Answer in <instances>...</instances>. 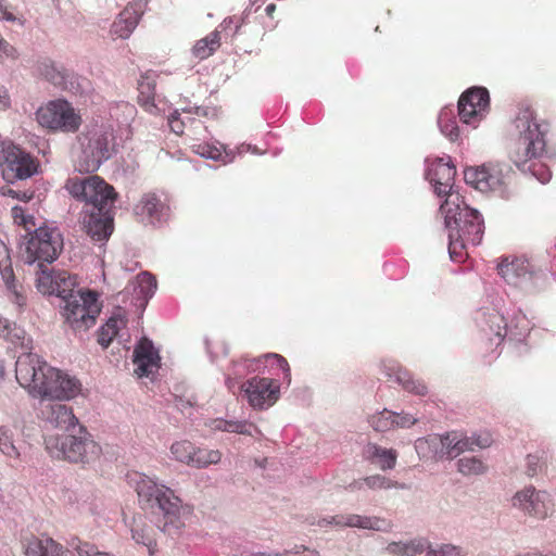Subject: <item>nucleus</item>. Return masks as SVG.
<instances>
[{
	"label": "nucleus",
	"mask_w": 556,
	"mask_h": 556,
	"mask_svg": "<svg viewBox=\"0 0 556 556\" xmlns=\"http://www.w3.org/2000/svg\"><path fill=\"white\" fill-rule=\"evenodd\" d=\"M99 553L98 548L89 542H84L77 552L78 556H98Z\"/></svg>",
	"instance_id": "5fc2aeb1"
},
{
	"label": "nucleus",
	"mask_w": 556,
	"mask_h": 556,
	"mask_svg": "<svg viewBox=\"0 0 556 556\" xmlns=\"http://www.w3.org/2000/svg\"><path fill=\"white\" fill-rule=\"evenodd\" d=\"M545 465V459L539 455L529 454L527 457V470L526 473L529 477H534L539 472L542 471L543 466Z\"/></svg>",
	"instance_id": "09e8293b"
},
{
	"label": "nucleus",
	"mask_w": 556,
	"mask_h": 556,
	"mask_svg": "<svg viewBox=\"0 0 556 556\" xmlns=\"http://www.w3.org/2000/svg\"><path fill=\"white\" fill-rule=\"evenodd\" d=\"M396 456L394 450H384V469H391L395 466Z\"/></svg>",
	"instance_id": "6e6d98bb"
},
{
	"label": "nucleus",
	"mask_w": 556,
	"mask_h": 556,
	"mask_svg": "<svg viewBox=\"0 0 556 556\" xmlns=\"http://www.w3.org/2000/svg\"><path fill=\"white\" fill-rule=\"evenodd\" d=\"M387 381L399 383L405 391L424 396L428 392L427 386L419 379H414L409 371L401 366H388L384 370Z\"/></svg>",
	"instance_id": "5701e85b"
},
{
	"label": "nucleus",
	"mask_w": 556,
	"mask_h": 556,
	"mask_svg": "<svg viewBox=\"0 0 556 556\" xmlns=\"http://www.w3.org/2000/svg\"><path fill=\"white\" fill-rule=\"evenodd\" d=\"M469 243L466 241V239H463L462 237L457 236L455 237L454 233H450V244H448V251L451 258L457 262H462L465 256H467V245Z\"/></svg>",
	"instance_id": "a18cd8bd"
},
{
	"label": "nucleus",
	"mask_w": 556,
	"mask_h": 556,
	"mask_svg": "<svg viewBox=\"0 0 556 556\" xmlns=\"http://www.w3.org/2000/svg\"><path fill=\"white\" fill-rule=\"evenodd\" d=\"M438 125L441 132L451 141H456L459 138V127L452 109L444 108L441 110L438 117Z\"/></svg>",
	"instance_id": "473e14b6"
},
{
	"label": "nucleus",
	"mask_w": 556,
	"mask_h": 556,
	"mask_svg": "<svg viewBox=\"0 0 556 556\" xmlns=\"http://www.w3.org/2000/svg\"><path fill=\"white\" fill-rule=\"evenodd\" d=\"M98 556H113V555L108 554V553L100 552V553L98 554Z\"/></svg>",
	"instance_id": "774afa93"
},
{
	"label": "nucleus",
	"mask_w": 556,
	"mask_h": 556,
	"mask_svg": "<svg viewBox=\"0 0 556 556\" xmlns=\"http://www.w3.org/2000/svg\"><path fill=\"white\" fill-rule=\"evenodd\" d=\"M8 194L15 197V198H20V192L12 190V189L8 190Z\"/></svg>",
	"instance_id": "338daca9"
},
{
	"label": "nucleus",
	"mask_w": 556,
	"mask_h": 556,
	"mask_svg": "<svg viewBox=\"0 0 556 556\" xmlns=\"http://www.w3.org/2000/svg\"><path fill=\"white\" fill-rule=\"evenodd\" d=\"M100 311L96 292L77 290L76 295L64 302L62 314L74 330H86L94 325Z\"/></svg>",
	"instance_id": "1a4fd4ad"
},
{
	"label": "nucleus",
	"mask_w": 556,
	"mask_h": 556,
	"mask_svg": "<svg viewBox=\"0 0 556 556\" xmlns=\"http://www.w3.org/2000/svg\"><path fill=\"white\" fill-rule=\"evenodd\" d=\"M426 556H464L463 551L454 545L445 544L439 549H430Z\"/></svg>",
	"instance_id": "8fccbe9b"
},
{
	"label": "nucleus",
	"mask_w": 556,
	"mask_h": 556,
	"mask_svg": "<svg viewBox=\"0 0 556 556\" xmlns=\"http://www.w3.org/2000/svg\"><path fill=\"white\" fill-rule=\"evenodd\" d=\"M485 327L482 328L488 339L498 345L506 336V321L498 312H491L484 316Z\"/></svg>",
	"instance_id": "cd10ccee"
},
{
	"label": "nucleus",
	"mask_w": 556,
	"mask_h": 556,
	"mask_svg": "<svg viewBox=\"0 0 556 556\" xmlns=\"http://www.w3.org/2000/svg\"><path fill=\"white\" fill-rule=\"evenodd\" d=\"M379 447L376 446V445H369L368 448H367V454L368 455H372L375 457H380V454H379Z\"/></svg>",
	"instance_id": "052dcab7"
},
{
	"label": "nucleus",
	"mask_w": 556,
	"mask_h": 556,
	"mask_svg": "<svg viewBox=\"0 0 556 556\" xmlns=\"http://www.w3.org/2000/svg\"><path fill=\"white\" fill-rule=\"evenodd\" d=\"M0 452L10 458L20 457V451L13 442V432L7 426H0Z\"/></svg>",
	"instance_id": "58836bf2"
},
{
	"label": "nucleus",
	"mask_w": 556,
	"mask_h": 556,
	"mask_svg": "<svg viewBox=\"0 0 556 556\" xmlns=\"http://www.w3.org/2000/svg\"><path fill=\"white\" fill-rule=\"evenodd\" d=\"M63 249V238L55 228L39 227L25 243L23 257L25 263H52Z\"/></svg>",
	"instance_id": "6e6552de"
},
{
	"label": "nucleus",
	"mask_w": 556,
	"mask_h": 556,
	"mask_svg": "<svg viewBox=\"0 0 556 556\" xmlns=\"http://www.w3.org/2000/svg\"><path fill=\"white\" fill-rule=\"evenodd\" d=\"M222 454L219 451L197 448L193 446V453L189 466L197 468L206 467L211 464H217L220 462Z\"/></svg>",
	"instance_id": "f704fd0d"
},
{
	"label": "nucleus",
	"mask_w": 556,
	"mask_h": 556,
	"mask_svg": "<svg viewBox=\"0 0 556 556\" xmlns=\"http://www.w3.org/2000/svg\"><path fill=\"white\" fill-rule=\"evenodd\" d=\"M15 376L23 388L42 400H71L80 392V382L76 378L47 365L33 353L18 356Z\"/></svg>",
	"instance_id": "f257e3e1"
},
{
	"label": "nucleus",
	"mask_w": 556,
	"mask_h": 556,
	"mask_svg": "<svg viewBox=\"0 0 556 556\" xmlns=\"http://www.w3.org/2000/svg\"><path fill=\"white\" fill-rule=\"evenodd\" d=\"M137 493L139 497H146L151 503L154 515H163L164 522H156V527L162 532L173 534L178 530L181 501L169 488L157 484L152 479L143 478L137 484Z\"/></svg>",
	"instance_id": "39448f33"
},
{
	"label": "nucleus",
	"mask_w": 556,
	"mask_h": 556,
	"mask_svg": "<svg viewBox=\"0 0 556 556\" xmlns=\"http://www.w3.org/2000/svg\"><path fill=\"white\" fill-rule=\"evenodd\" d=\"M250 405L254 408L271 406L279 394V387L274 386L273 379L254 377L241 386Z\"/></svg>",
	"instance_id": "dca6fc26"
},
{
	"label": "nucleus",
	"mask_w": 556,
	"mask_h": 556,
	"mask_svg": "<svg viewBox=\"0 0 556 556\" xmlns=\"http://www.w3.org/2000/svg\"><path fill=\"white\" fill-rule=\"evenodd\" d=\"M445 224L455 225L456 235L466 239L472 247L478 245L483 237L484 225L480 213L469 207L459 193H452L440 206Z\"/></svg>",
	"instance_id": "423d86ee"
},
{
	"label": "nucleus",
	"mask_w": 556,
	"mask_h": 556,
	"mask_svg": "<svg viewBox=\"0 0 556 556\" xmlns=\"http://www.w3.org/2000/svg\"><path fill=\"white\" fill-rule=\"evenodd\" d=\"M41 415L50 426L65 431L75 429L78 424L72 408L62 403H42Z\"/></svg>",
	"instance_id": "6ab92c4d"
},
{
	"label": "nucleus",
	"mask_w": 556,
	"mask_h": 556,
	"mask_svg": "<svg viewBox=\"0 0 556 556\" xmlns=\"http://www.w3.org/2000/svg\"><path fill=\"white\" fill-rule=\"evenodd\" d=\"M126 324L125 319L119 315H114L103 325L98 333V342L103 348H108L113 341L119 329Z\"/></svg>",
	"instance_id": "72a5a7b5"
},
{
	"label": "nucleus",
	"mask_w": 556,
	"mask_h": 556,
	"mask_svg": "<svg viewBox=\"0 0 556 556\" xmlns=\"http://www.w3.org/2000/svg\"><path fill=\"white\" fill-rule=\"evenodd\" d=\"M220 46V36L218 31H213L205 38L195 42L192 48V54L199 60L211 56Z\"/></svg>",
	"instance_id": "7c9ffc66"
},
{
	"label": "nucleus",
	"mask_w": 556,
	"mask_h": 556,
	"mask_svg": "<svg viewBox=\"0 0 556 556\" xmlns=\"http://www.w3.org/2000/svg\"><path fill=\"white\" fill-rule=\"evenodd\" d=\"M519 132L515 148L510 152V159L521 170H529L539 181H549L552 173L540 159L545 152V136L548 124L538 123L533 109L529 104H521L514 121Z\"/></svg>",
	"instance_id": "f03ea898"
},
{
	"label": "nucleus",
	"mask_w": 556,
	"mask_h": 556,
	"mask_svg": "<svg viewBox=\"0 0 556 556\" xmlns=\"http://www.w3.org/2000/svg\"><path fill=\"white\" fill-rule=\"evenodd\" d=\"M364 486H366L368 489H380L382 486V479L378 475L370 476V477L364 478L362 480L352 482L349 485V489L351 491H356V490L364 489Z\"/></svg>",
	"instance_id": "de8ad7c7"
},
{
	"label": "nucleus",
	"mask_w": 556,
	"mask_h": 556,
	"mask_svg": "<svg viewBox=\"0 0 556 556\" xmlns=\"http://www.w3.org/2000/svg\"><path fill=\"white\" fill-rule=\"evenodd\" d=\"M497 269L505 281L515 286L530 274L529 262L522 257H506L498 264Z\"/></svg>",
	"instance_id": "b1692460"
},
{
	"label": "nucleus",
	"mask_w": 556,
	"mask_h": 556,
	"mask_svg": "<svg viewBox=\"0 0 556 556\" xmlns=\"http://www.w3.org/2000/svg\"><path fill=\"white\" fill-rule=\"evenodd\" d=\"M160 356L154 350L153 343L142 339L134 351L135 371L139 377H147L159 368Z\"/></svg>",
	"instance_id": "4be33fe9"
},
{
	"label": "nucleus",
	"mask_w": 556,
	"mask_h": 556,
	"mask_svg": "<svg viewBox=\"0 0 556 556\" xmlns=\"http://www.w3.org/2000/svg\"><path fill=\"white\" fill-rule=\"evenodd\" d=\"M54 285V294L61 298L64 302L68 298L76 295L75 288L77 286L76 277L67 271H58Z\"/></svg>",
	"instance_id": "2f4dec72"
},
{
	"label": "nucleus",
	"mask_w": 556,
	"mask_h": 556,
	"mask_svg": "<svg viewBox=\"0 0 556 556\" xmlns=\"http://www.w3.org/2000/svg\"><path fill=\"white\" fill-rule=\"evenodd\" d=\"M0 336L13 343L21 342V344H23L22 340H24L25 332L15 324H12L0 316Z\"/></svg>",
	"instance_id": "79ce46f5"
},
{
	"label": "nucleus",
	"mask_w": 556,
	"mask_h": 556,
	"mask_svg": "<svg viewBox=\"0 0 556 556\" xmlns=\"http://www.w3.org/2000/svg\"><path fill=\"white\" fill-rule=\"evenodd\" d=\"M417 419L409 414H397L384 408V428H409L416 424Z\"/></svg>",
	"instance_id": "4c0bfd02"
},
{
	"label": "nucleus",
	"mask_w": 556,
	"mask_h": 556,
	"mask_svg": "<svg viewBox=\"0 0 556 556\" xmlns=\"http://www.w3.org/2000/svg\"><path fill=\"white\" fill-rule=\"evenodd\" d=\"M36 118L42 127L53 131L75 132L81 124L80 115L65 100L50 101L40 106Z\"/></svg>",
	"instance_id": "9d476101"
},
{
	"label": "nucleus",
	"mask_w": 556,
	"mask_h": 556,
	"mask_svg": "<svg viewBox=\"0 0 556 556\" xmlns=\"http://www.w3.org/2000/svg\"><path fill=\"white\" fill-rule=\"evenodd\" d=\"M37 73L56 87L62 89L68 88V74L62 66H58L55 62L49 59H42L38 61Z\"/></svg>",
	"instance_id": "a878e982"
},
{
	"label": "nucleus",
	"mask_w": 556,
	"mask_h": 556,
	"mask_svg": "<svg viewBox=\"0 0 556 556\" xmlns=\"http://www.w3.org/2000/svg\"><path fill=\"white\" fill-rule=\"evenodd\" d=\"M168 124L170 129L177 134L180 135L184 132V122L179 118V113L175 112L168 117Z\"/></svg>",
	"instance_id": "864d4df0"
},
{
	"label": "nucleus",
	"mask_w": 556,
	"mask_h": 556,
	"mask_svg": "<svg viewBox=\"0 0 556 556\" xmlns=\"http://www.w3.org/2000/svg\"><path fill=\"white\" fill-rule=\"evenodd\" d=\"M139 104L146 112L152 115H159L161 110L154 100V86L150 81L140 84Z\"/></svg>",
	"instance_id": "e433bc0d"
},
{
	"label": "nucleus",
	"mask_w": 556,
	"mask_h": 556,
	"mask_svg": "<svg viewBox=\"0 0 556 556\" xmlns=\"http://www.w3.org/2000/svg\"><path fill=\"white\" fill-rule=\"evenodd\" d=\"M195 152L204 159L218 160L222 155L217 148L208 144H199L195 147Z\"/></svg>",
	"instance_id": "603ef678"
},
{
	"label": "nucleus",
	"mask_w": 556,
	"mask_h": 556,
	"mask_svg": "<svg viewBox=\"0 0 556 556\" xmlns=\"http://www.w3.org/2000/svg\"><path fill=\"white\" fill-rule=\"evenodd\" d=\"M304 556H320L317 551L308 549L306 551V554Z\"/></svg>",
	"instance_id": "69168bd1"
},
{
	"label": "nucleus",
	"mask_w": 556,
	"mask_h": 556,
	"mask_svg": "<svg viewBox=\"0 0 556 556\" xmlns=\"http://www.w3.org/2000/svg\"><path fill=\"white\" fill-rule=\"evenodd\" d=\"M136 214L154 224L161 222L165 215V206L161 200L152 193L144 194L139 204L136 205Z\"/></svg>",
	"instance_id": "393cba45"
},
{
	"label": "nucleus",
	"mask_w": 556,
	"mask_h": 556,
	"mask_svg": "<svg viewBox=\"0 0 556 556\" xmlns=\"http://www.w3.org/2000/svg\"><path fill=\"white\" fill-rule=\"evenodd\" d=\"M0 274L8 290L10 301L23 309L26 305V295L22 286L15 281L13 268L7 247L0 241Z\"/></svg>",
	"instance_id": "a211bd4d"
},
{
	"label": "nucleus",
	"mask_w": 556,
	"mask_h": 556,
	"mask_svg": "<svg viewBox=\"0 0 556 556\" xmlns=\"http://www.w3.org/2000/svg\"><path fill=\"white\" fill-rule=\"evenodd\" d=\"M33 197V194H28L27 192H20V198L21 200L27 202L28 200H30Z\"/></svg>",
	"instance_id": "e2e57ef3"
},
{
	"label": "nucleus",
	"mask_w": 556,
	"mask_h": 556,
	"mask_svg": "<svg viewBox=\"0 0 556 556\" xmlns=\"http://www.w3.org/2000/svg\"><path fill=\"white\" fill-rule=\"evenodd\" d=\"M132 539L148 547L149 553L152 555L155 551V539L153 536V529L147 525L142 516H135L130 527Z\"/></svg>",
	"instance_id": "c85d7f7f"
},
{
	"label": "nucleus",
	"mask_w": 556,
	"mask_h": 556,
	"mask_svg": "<svg viewBox=\"0 0 556 556\" xmlns=\"http://www.w3.org/2000/svg\"><path fill=\"white\" fill-rule=\"evenodd\" d=\"M146 5V0H135L128 4L113 23L112 33L119 38H128L142 16Z\"/></svg>",
	"instance_id": "aec40b11"
},
{
	"label": "nucleus",
	"mask_w": 556,
	"mask_h": 556,
	"mask_svg": "<svg viewBox=\"0 0 556 556\" xmlns=\"http://www.w3.org/2000/svg\"><path fill=\"white\" fill-rule=\"evenodd\" d=\"M83 225L87 235L94 241L108 240L113 230V219L109 210L86 213Z\"/></svg>",
	"instance_id": "412c9836"
},
{
	"label": "nucleus",
	"mask_w": 556,
	"mask_h": 556,
	"mask_svg": "<svg viewBox=\"0 0 556 556\" xmlns=\"http://www.w3.org/2000/svg\"><path fill=\"white\" fill-rule=\"evenodd\" d=\"M113 135L103 128L81 131L72 146V156L80 173H92L113 153Z\"/></svg>",
	"instance_id": "7ed1b4c3"
},
{
	"label": "nucleus",
	"mask_w": 556,
	"mask_h": 556,
	"mask_svg": "<svg viewBox=\"0 0 556 556\" xmlns=\"http://www.w3.org/2000/svg\"><path fill=\"white\" fill-rule=\"evenodd\" d=\"M458 470L465 476H477L485 472L486 466L477 457H463L458 460Z\"/></svg>",
	"instance_id": "a19ab883"
},
{
	"label": "nucleus",
	"mask_w": 556,
	"mask_h": 556,
	"mask_svg": "<svg viewBox=\"0 0 556 556\" xmlns=\"http://www.w3.org/2000/svg\"><path fill=\"white\" fill-rule=\"evenodd\" d=\"M211 427L214 430L227 431V432H237L242 434L250 433L249 427L247 422L240 421H228L224 419H215L212 421Z\"/></svg>",
	"instance_id": "c03bdc74"
},
{
	"label": "nucleus",
	"mask_w": 556,
	"mask_h": 556,
	"mask_svg": "<svg viewBox=\"0 0 556 556\" xmlns=\"http://www.w3.org/2000/svg\"><path fill=\"white\" fill-rule=\"evenodd\" d=\"M490 108L489 91L483 87H472L462 93L458 100L457 109L459 121L477 128L480 122L485 117Z\"/></svg>",
	"instance_id": "f8f14e48"
},
{
	"label": "nucleus",
	"mask_w": 556,
	"mask_h": 556,
	"mask_svg": "<svg viewBox=\"0 0 556 556\" xmlns=\"http://www.w3.org/2000/svg\"><path fill=\"white\" fill-rule=\"evenodd\" d=\"M65 189L74 198L91 205V211L109 210L115 199L113 187L99 176L70 177L65 182Z\"/></svg>",
	"instance_id": "0eeeda50"
},
{
	"label": "nucleus",
	"mask_w": 556,
	"mask_h": 556,
	"mask_svg": "<svg viewBox=\"0 0 556 556\" xmlns=\"http://www.w3.org/2000/svg\"><path fill=\"white\" fill-rule=\"evenodd\" d=\"M38 162L27 152L17 147H8L3 151L1 173L3 179L13 184L25 180L37 173Z\"/></svg>",
	"instance_id": "ddd939ff"
},
{
	"label": "nucleus",
	"mask_w": 556,
	"mask_h": 556,
	"mask_svg": "<svg viewBox=\"0 0 556 556\" xmlns=\"http://www.w3.org/2000/svg\"><path fill=\"white\" fill-rule=\"evenodd\" d=\"M306 551H307V548L304 545H300V546H295L293 552L295 554H299L301 552H306Z\"/></svg>",
	"instance_id": "0e129e2a"
},
{
	"label": "nucleus",
	"mask_w": 556,
	"mask_h": 556,
	"mask_svg": "<svg viewBox=\"0 0 556 556\" xmlns=\"http://www.w3.org/2000/svg\"><path fill=\"white\" fill-rule=\"evenodd\" d=\"M170 452L176 460L190 465L193 453V444L189 441L176 442L172 445Z\"/></svg>",
	"instance_id": "49530a36"
},
{
	"label": "nucleus",
	"mask_w": 556,
	"mask_h": 556,
	"mask_svg": "<svg viewBox=\"0 0 556 556\" xmlns=\"http://www.w3.org/2000/svg\"><path fill=\"white\" fill-rule=\"evenodd\" d=\"M47 538L36 536L27 538L23 543L24 554L26 556H47Z\"/></svg>",
	"instance_id": "37998d69"
},
{
	"label": "nucleus",
	"mask_w": 556,
	"mask_h": 556,
	"mask_svg": "<svg viewBox=\"0 0 556 556\" xmlns=\"http://www.w3.org/2000/svg\"><path fill=\"white\" fill-rule=\"evenodd\" d=\"M514 507L522 510L525 514L543 520L553 513V501L545 491H539L529 485L518 491L511 498Z\"/></svg>",
	"instance_id": "4468645a"
},
{
	"label": "nucleus",
	"mask_w": 556,
	"mask_h": 556,
	"mask_svg": "<svg viewBox=\"0 0 556 556\" xmlns=\"http://www.w3.org/2000/svg\"><path fill=\"white\" fill-rule=\"evenodd\" d=\"M380 520L378 518L363 517L359 515L334 516L331 519H323L319 525H337L348 527H358L363 529L379 530Z\"/></svg>",
	"instance_id": "bb28decb"
},
{
	"label": "nucleus",
	"mask_w": 556,
	"mask_h": 556,
	"mask_svg": "<svg viewBox=\"0 0 556 556\" xmlns=\"http://www.w3.org/2000/svg\"><path fill=\"white\" fill-rule=\"evenodd\" d=\"M84 541H81L78 536H73L67 542L68 546L72 547L76 553L78 552V547H81Z\"/></svg>",
	"instance_id": "bf43d9fd"
},
{
	"label": "nucleus",
	"mask_w": 556,
	"mask_h": 556,
	"mask_svg": "<svg viewBox=\"0 0 556 556\" xmlns=\"http://www.w3.org/2000/svg\"><path fill=\"white\" fill-rule=\"evenodd\" d=\"M136 290L139 289V295L143 298L152 296L154 290L156 289V280L153 275L148 271L140 273L134 282Z\"/></svg>",
	"instance_id": "ea45409f"
},
{
	"label": "nucleus",
	"mask_w": 556,
	"mask_h": 556,
	"mask_svg": "<svg viewBox=\"0 0 556 556\" xmlns=\"http://www.w3.org/2000/svg\"><path fill=\"white\" fill-rule=\"evenodd\" d=\"M429 546L427 540L418 539L408 543L393 542L387 547V551L394 556H417L424 553Z\"/></svg>",
	"instance_id": "c756f323"
},
{
	"label": "nucleus",
	"mask_w": 556,
	"mask_h": 556,
	"mask_svg": "<svg viewBox=\"0 0 556 556\" xmlns=\"http://www.w3.org/2000/svg\"><path fill=\"white\" fill-rule=\"evenodd\" d=\"M455 176V166L443 159L431 162L427 169V179L432 184L434 192L445 199L452 193H459L454 189Z\"/></svg>",
	"instance_id": "f3484780"
},
{
	"label": "nucleus",
	"mask_w": 556,
	"mask_h": 556,
	"mask_svg": "<svg viewBox=\"0 0 556 556\" xmlns=\"http://www.w3.org/2000/svg\"><path fill=\"white\" fill-rule=\"evenodd\" d=\"M47 556H68V551L51 538H47Z\"/></svg>",
	"instance_id": "3c124183"
},
{
	"label": "nucleus",
	"mask_w": 556,
	"mask_h": 556,
	"mask_svg": "<svg viewBox=\"0 0 556 556\" xmlns=\"http://www.w3.org/2000/svg\"><path fill=\"white\" fill-rule=\"evenodd\" d=\"M10 106V97L5 90H0V110H5Z\"/></svg>",
	"instance_id": "13d9d810"
},
{
	"label": "nucleus",
	"mask_w": 556,
	"mask_h": 556,
	"mask_svg": "<svg viewBox=\"0 0 556 556\" xmlns=\"http://www.w3.org/2000/svg\"><path fill=\"white\" fill-rule=\"evenodd\" d=\"M45 444L52 457L72 463H90L101 454L100 445L83 426H79L77 433L48 434Z\"/></svg>",
	"instance_id": "20e7f679"
},
{
	"label": "nucleus",
	"mask_w": 556,
	"mask_h": 556,
	"mask_svg": "<svg viewBox=\"0 0 556 556\" xmlns=\"http://www.w3.org/2000/svg\"><path fill=\"white\" fill-rule=\"evenodd\" d=\"M36 274V287L38 291L43 294H54L56 273H50L45 264L39 263Z\"/></svg>",
	"instance_id": "c9c22d12"
},
{
	"label": "nucleus",
	"mask_w": 556,
	"mask_h": 556,
	"mask_svg": "<svg viewBox=\"0 0 556 556\" xmlns=\"http://www.w3.org/2000/svg\"><path fill=\"white\" fill-rule=\"evenodd\" d=\"M268 357H273L276 359L277 362V365L282 369L285 370L286 372H289L290 368H289V365H288V362L286 361V358H283L282 356L278 355V354H270L268 355Z\"/></svg>",
	"instance_id": "4d7b16f0"
},
{
	"label": "nucleus",
	"mask_w": 556,
	"mask_h": 556,
	"mask_svg": "<svg viewBox=\"0 0 556 556\" xmlns=\"http://www.w3.org/2000/svg\"><path fill=\"white\" fill-rule=\"evenodd\" d=\"M440 442L442 445L441 456L455 458L466 451H473L475 447L484 448L490 446L492 438L489 433L469 438L462 432L450 431L440 435Z\"/></svg>",
	"instance_id": "2eb2a0df"
},
{
	"label": "nucleus",
	"mask_w": 556,
	"mask_h": 556,
	"mask_svg": "<svg viewBox=\"0 0 556 556\" xmlns=\"http://www.w3.org/2000/svg\"><path fill=\"white\" fill-rule=\"evenodd\" d=\"M276 10V5L274 3H270L266 7L265 11L268 16H273L274 12Z\"/></svg>",
	"instance_id": "680f3d73"
},
{
	"label": "nucleus",
	"mask_w": 556,
	"mask_h": 556,
	"mask_svg": "<svg viewBox=\"0 0 556 556\" xmlns=\"http://www.w3.org/2000/svg\"><path fill=\"white\" fill-rule=\"evenodd\" d=\"M508 167L500 163H485L464 170L466 184L481 192L500 191L506 184Z\"/></svg>",
	"instance_id": "9b49d317"
}]
</instances>
